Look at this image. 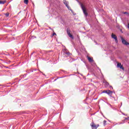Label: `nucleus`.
I'll return each mask as SVG.
<instances>
[{
	"label": "nucleus",
	"instance_id": "1",
	"mask_svg": "<svg viewBox=\"0 0 129 129\" xmlns=\"http://www.w3.org/2000/svg\"><path fill=\"white\" fill-rule=\"evenodd\" d=\"M81 8L86 17H87L88 16V13H87V12H86V8H85V7L83 5V4H81Z\"/></svg>",
	"mask_w": 129,
	"mask_h": 129
},
{
	"label": "nucleus",
	"instance_id": "2",
	"mask_svg": "<svg viewBox=\"0 0 129 129\" xmlns=\"http://www.w3.org/2000/svg\"><path fill=\"white\" fill-rule=\"evenodd\" d=\"M71 31H70V29H69V28H67V33L69 37H70V38H71V39L74 40V37H73V35H72V34H71Z\"/></svg>",
	"mask_w": 129,
	"mask_h": 129
},
{
	"label": "nucleus",
	"instance_id": "3",
	"mask_svg": "<svg viewBox=\"0 0 129 129\" xmlns=\"http://www.w3.org/2000/svg\"><path fill=\"white\" fill-rule=\"evenodd\" d=\"M90 125L92 127V129H97V127L99 126V124H95V123L94 122H92V123L90 124Z\"/></svg>",
	"mask_w": 129,
	"mask_h": 129
},
{
	"label": "nucleus",
	"instance_id": "4",
	"mask_svg": "<svg viewBox=\"0 0 129 129\" xmlns=\"http://www.w3.org/2000/svg\"><path fill=\"white\" fill-rule=\"evenodd\" d=\"M103 93H107V94H108L109 95H112V91L110 90L108 91H103Z\"/></svg>",
	"mask_w": 129,
	"mask_h": 129
},
{
	"label": "nucleus",
	"instance_id": "5",
	"mask_svg": "<svg viewBox=\"0 0 129 129\" xmlns=\"http://www.w3.org/2000/svg\"><path fill=\"white\" fill-rule=\"evenodd\" d=\"M111 37H112V39H114L116 43H118V41L117 40V37H116V35L112 34L111 35Z\"/></svg>",
	"mask_w": 129,
	"mask_h": 129
},
{
	"label": "nucleus",
	"instance_id": "6",
	"mask_svg": "<svg viewBox=\"0 0 129 129\" xmlns=\"http://www.w3.org/2000/svg\"><path fill=\"white\" fill-rule=\"evenodd\" d=\"M63 4L66 5V6L70 10V7L68 6V2L66 0H63Z\"/></svg>",
	"mask_w": 129,
	"mask_h": 129
},
{
	"label": "nucleus",
	"instance_id": "7",
	"mask_svg": "<svg viewBox=\"0 0 129 129\" xmlns=\"http://www.w3.org/2000/svg\"><path fill=\"white\" fill-rule=\"evenodd\" d=\"M87 59H88L89 62H90V63H92V62H93V61H94L93 58H92V57L91 58L89 56H87Z\"/></svg>",
	"mask_w": 129,
	"mask_h": 129
},
{
	"label": "nucleus",
	"instance_id": "8",
	"mask_svg": "<svg viewBox=\"0 0 129 129\" xmlns=\"http://www.w3.org/2000/svg\"><path fill=\"white\" fill-rule=\"evenodd\" d=\"M6 4V1H0V5H5Z\"/></svg>",
	"mask_w": 129,
	"mask_h": 129
},
{
	"label": "nucleus",
	"instance_id": "9",
	"mask_svg": "<svg viewBox=\"0 0 129 129\" xmlns=\"http://www.w3.org/2000/svg\"><path fill=\"white\" fill-rule=\"evenodd\" d=\"M121 66V63H118L117 64V67L118 68H120V67Z\"/></svg>",
	"mask_w": 129,
	"mask_h": 129
},
{
	"label": "nucleus",
	"instance_id": "10",
	"mask_svg": "<svg viewBox=\"0 0 129 129\" xmlns=\"http://www.w3.org/2000/svg\"><path fill=\"white\" fill-rule=\"evenodd\" d=\"M64 54H66L68 56H70L71 53L69 52H64Z\"/></svg>",
	"mask_w": 129,
	"mask_h": 129
},
{
	"label": "nucleus",
	"instance_id": "11",
	"mask_svg": "<svg viewBox=\"0 0 129 129\" xmlns=\"http://www.w3.org/2000/svg\"><path fill=\"white\" fill-rule=\"evenodd\" d=\"M29 3V0H24V4H26V5L28 4Z\"/></svg>",
	"mask_w": 129,
	"mask_h": 129
},
{
	"label": "nucleus",
	"instance_id": "12",
	"mask_svg": "<svg viewBox=\"0 0 129 129\" xmlns=\"http://www.w3.org/2000/svg\"><path fill=\"white\" fill-rule=\"evenodd\" d=\"M129 117H125L124 119L122 120V121H124V120H128Z\"/></svg>",
	"mask_w": 129,
	"mask_h": 129
},
{
	"label": "nucleus",
	"instance_id": "13",
	"mask_svg": "<svg viewBox=\"0 0 129 129\" xmlns=\"http://www.w3.org/2000/svg\"><path fill=\"white\" fill-rule=\"evenodd\" d=\"M103 124H104V125H105V124H106V120L103 121Z\"/></svg>",
	"mask_w": 129,
	"mask_h": 129
},
{
	"label": "nucleus",
	"instance_id": "14",
	"mask_svg": "<svg viewBox=\"0 0 129 129\" xmlns=\"http://www.w3.org/2000/svg\"><path fill=\"white\" fill-rule=\"evenodd\" d=\"M5 16H6V17H9V16H10V14L9 13H6L5 14Z\"/></svg>",
	"mask_w": 129,
	"mask_h": 129
},
{
	"label": "nucleus",
	"instance_id": "15",
	"mask_svg": "<svg viewBox=\"0 0 129 129\" xmlns=\"http://www.w3.org/2000/svg\"><path fill=\"white\" fill-rule=\"evenodd\" d=\"M120 69H122V70H124V68L122 67V66H121V67H120Z\"/></svg>",
	"mask_w": 129,
	"mask_h": 129
},
{
	"label": "nucleus",
	"instance_id": "16",
	"mask_svg": "<svg viewBox=\"0 0 129 129\" xmlns=\"http://www.w3.org/2000/svg\"><path fill=\"white\" fill-rule=\"evenodd\" d=\"M110 89H113V88L111 86H110Z\"/></svg>",
	"mask_w": 129,
	"mask_h": 129
},
{
	"label": "nucleus",
	"instance_id": "17",
	"mask_svg": "<svg viewBox=\"0 0 129 129\" xmlns=\"http://www.w3.org/2000/svg\"><path fill=\"white\" fill-rule=\"evenodd\" d=\"M56 35V33H55V32H54L53 34V35H52V36H54V35Z\"/></svg>",
	"mask_w": 129,
	"mask_h": 129
},
{
	"label": "nucleus",
	"instance_id": "18",
	"mask_svg": "<svg viewBox=\"0 0 129 129\" xmlns=\"http://www.w3.org/2000/svg\"><path fill=\"white\" fill-rule=\"evenodd\" d=\"M127 28H128V29H129V24H127Z\"/></svg>",
	"mask_w": 129,
	"mask_h": 129
},
{
	"label": "nucleus",
	"instance_id": "19",
	"mask_svg": "<svg viewBox=\"0 0 129 129\" xmlns=\"http://www.w3.org/2000/svg\"><path fill=\"white\" fill-rule=\"evenodd\" d=\"M106 85H108V84H109L107 82H106Z\"/></svg>",
	"mask_w": 129,
	"mask_h": 129
},
{
	"label": "nucleus",
	"instance_id": "20",
	"mask_svg": "<svg viewBox=\"0 0 129 129\" xmlns=\"http://www.w3.org/2000/svg\"><path fill=\"white\" fill-rule=\"evenodd\" d=\"M124 123V122H121V123Z\"/></svg>",
	"mask_w": 129,
	"mask_h": 129
},
{
	"label": "nucleus",
	"instance_id": "21",
	"mask_svg": "<svg viewBox=\"0 0 129 129\" xmlns=\"http://www.w3.org/2000/svg\"><path fill=\"white\" fill-rule=\"evenodd\" d=\"M124 14H126V12H125Z\"/></svg>",
	"mask_w": 129,
	"mask_h": 129
},
{
	"label": "nucleus",
	"instance_id": "22",
	"mask_svg": "<svg viewBox=\"0 0 129 129\" xmlns=\"http://www.w3.org/2000/svg\"><path fill=\"white\" fill-rule=\"evenodd\" d=\"M0 86H2V85H0Z\"/></svg>",
	"mask_w": 129,
	"mask_h": 129
}]
</instances>
